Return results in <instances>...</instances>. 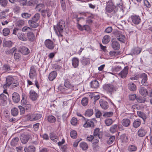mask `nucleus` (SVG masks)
<instances>
[{"mask_svg":"<svg viewBox=\"0 0 152 152\" xmlns=\"http://www.w3.org/2000/svg\"><path fill=\"white\" fill-rule=\"evenodd\" d=\"M107 4L105 8L106 11L108 12H111L113 11V15H119V13L118 12V8H119L120 12H124V10H123L122 4V3L118 4L117 6L115 7L112 0H109L107 2H106Z\"/></svg>","mask_w":152,"mask_h":152,"instance_id":"nucleus-1","label":"nucleus"},{"mask_svg":"<svg viewBox=\"0 0 152 152\" xmlns=\"http://www.w3.org/2000/svg\"><path fill=\"white\" fill-rule=\"evenodd\" d=\"M65 24L64 21L61 20L56 26H54V30L59 37H62L63 35L61 33L63 32V29L65 27Z\"/></svg>","mask_w":152,"mask_h":152,"instance_id":"nucleus-2","label":"nucleus"},{"mask_svg":"<svg viewBox=\"0 0 152 152\" xmlns=\"http://www.w3.org/2000/svg\"><path fill=\"white\" fill-rule=\"evenodd\" d=\"M103 88L107 93L111 95H112L118 89V88L116 86L110 83L104 85Z\"/></svg>","mask_w":152,"mask_h":152,"instance_id":"nucleus-3","label":"nucleus"},{"mask_svg":"<svg viewBox=\"0 0 152 152\" xmlns=\"http://www.w3.org/2000/svg\"><path fill=\"white\" fill-rule=\"evenodd\" d=\"M64 85L66 88L69 89V91H68V89L65 88L62 86L59 87V89L62 92H64L67 94H70L73 89V85L69 82L68 79H66L65 80Z\"/></svg>","mask_w":152,"mask_h":152,"instance_id":"nucleus-4","label":"nucleus"},{"mask_svg":"<svg viewBox=\"0 0 152 152\" xmlns=\"http://www.w3.org/2000/svg\"><path fill=\"white\" fill-rule=\"evenodd\" d=\"M42 115L38 113H31L27 115L26 118L28 121H38L41 118Z\"/></svg>","mask_w":152,"mask_h":152,"instance_id":"nucleus-5","label":"nucleus"},{"mask_svg":"<svg viewBox=\"0 0 152 152\" xmlns=\"http://www.w3.org/2000/svg\"><path fill=\"white\" fill-rule=\"evenodd\" d=\"M114 34L119 41L122 42H124L125 40V37L124 35L122 34L120 31H115L114 32Z\"/></svg>","mask_w":152,"mask_h":152,"instance_id":"nucleus-6","label":"nucleus"},{"mask_svg":"<svg viewBox=\"0 0 152 152\" xmlns=\"http://www.w3.org/2000/svg\"><path fill=\"white\" fill-rule=\"evenodd\" d=\"M130 18L132 23L135 25L139 24L141 22L140 17L135 14H134L131 15Z\"/></svg>","mask_w":152,"mask_h":152,"instance_id":"nucleus-7","label":"nucleus"},{"mask_svg":"<svg viewBox=\"0 0 152 152\" xmlns=\"http://www.w3.org/2000/svg\"><path fill=\"white\" fill-rule=\"evenodd\" d=\"M129 70V67L128 66H125L118 74V75L122 78H125L128 74Z\"/></svg>","mask_w":152,"mask_h":152,"instance_id":"nucleus-8","label":"nucleus"},{"mask_svg":"<svg viewBox=\"0 0 152 152\" xmlns=\"http://www.w3.org/2000/svg\"><path fill=\"white\" fill-rule=\"evenodd\" d=\"M147 131L145 127H141L139 129L137 132V135L140 137L145 136L147 134Z\"/></svg>","mask_w":152,"mask_h":152,"instance_id":"nucleus-9","label":"nucleus"},{"mask_svg":"<svg viewBox=\"0 0 152 152\" xmlns=\"http://www.w3.org/2000/svg\"><path fill=\"white\" fill-rule=\"evenodd\" d=\"M45 45L47 48L50 50H53L54 47L53 42L50 39L45 40Z\"/></svg>","mask_w":152,"mask_h":152,"instance_id":"nucleus-10","label":"nucleus"},{"mask_svg":"<svg viewBox=\"0 0 152 152\" xmlns=\"http://www.w3.org/2000/svg\"><path fill=\"white\" fill-rule=\"evenodd\" d=\"M140 77L142 79L141 83L144 86H147L148 83L147 75L145 73H142L140 75Z\"/></svg>","mask_w":152,"mask_h":152,"instance_id":"nucleus-11","label":"nucleus"},{"mask_svg":"<svg viewBox=\"0 0 152 152\" xmlns=\"http://www.w3.org/2000/svg\"><path fill=\"white\" fill-rule=\"evenodd\" d=\"M7 97L3 94L0 95V105L1 106L6 105L7 103Z\"/></svg>","mask_w":152,"mask_h":152,"instance_id":"nucleus-12","label":"nucleus"},{"mask_svg":"<svg viewBox=\"0 0 152 152\" xmlns=\"http://www.w3.org/2000/svg\"><path fill=\"white\" fill-rule=\"evenodd\" d=\"M36 75L35 66H31L30 68L29 75L30 78L33 79L36 76Z\"/></svg>","mask_w":152,"mask_h":152,"instance_id":"nucleus-13","label":"nucleus"},{"mask_svg":"<svg viewBox=\"0 0 152 152\" xmlns=\"http://www.w3.org/2000/svg\"><path fill=\"white\" fill-rule=\"evenodd\" d=\"M12 99L13 102L17 103L20 100V96L19 94L17 92H14L12 95Z\"/></svg>","mask_w":152,"mask_h":152,"instance_id":"nucleus-14","label":"nucleus"},{"mask_svg":"<svg viewBox=\"0 0 152 152\" xmlns=\"http://www.w3.org/2000/svg\"><path fill=\"white\" fill-rule=\"evenodd\" d=\"M99 103L101 107L103 109L106 110L109 107L108 102L103 99H101L99 100Z\"/></svg>","mask_w":152,"mask_h":152,"instance_id":"nucleus-15","label":"nucleus"},{"mask_svg":"<svg viewBox=\"0 0 152 152\" xmlns=\"http://www.w3.org/2000/svg\"><path fill=\"white\" fill-rule=\"evenodd\" d=\"M14 79L12 77L9 76L6 78L7 83L5 84L3 87L4 88H6L7 86H9L12 83Z\"/></svg>","mask_w":152,"mask_h":152,"instance_id":"nucleus-16","label":"nucleus"},{"mask_svg":"<svg viewBox=\"0 0 152 152\" xmlns=\"http://www.w3.org/2000/svg\"><path fill=\"white\" fill-rule=\"evenodd\" d=\"M19 51L25 55H27L30 53V50L29 49L24 46H22L20 47Z\"/></svg>","mask_w":152,"mask_h":152,"instance_id":"nucleus-17","label":"nucleus"},{"mask_svg":"<svg viewBox=\"0 0 152 152\" xmlns=\"http://www.w3.org/2000/svg\"><path fill=\"white\" fill-rule=\"evenodd\" d=\"M30 98L33 101L36 100L38 97L37 94L33 90H31L29 92Z\"/></svg>","mask_w":152,"mask_h":152,"instance_id":"nucleus-18","label":"nucleus"},{"mask_svg":"<svg viewBox=\"0 0 152 152\" xmlns=\"http://www.w3.org/2000/svg\"><path fill=\"white\" fill-rule=\"evenodd\" d=\"M111 42H112V47L114 50H118L120 49V46L119 43L118 42L116 41H113L112 40Z\"/></svg>","mask_w":152,"mask_h":152,"instance_id":"nucleus-19","label":"nucleus"},{"mask_svg":"<svg viewBox=\"0 0 152 152\" xmlns=\"http://www.w3.org/2000/svg\"><path fill=\"white\" fill-rule=\"evenodd\" d=\"M122 125L124 127H128L131 124V121L128 118H124L121 121Z\"/></svg>","mask_w":152,"mask_h":152,"instance_id":"nucleus-20","label":"nucleus"},{"mask_svg":"<svg viewBox=\"0 0 152 152\" xmlns=\"http://www.w3.org/2000/svg\"><path fill=\"white\" fill-rule=\"evenodd\" d=\"M141 123V121L140 119L137 118L135 120L133 123V127L134 128H137L140 126Z\"/></svg>","mask_w":152,"mask_h":152,"instance_id":"nucleus-21","label":"nucleus"},{"mask_svg":"<svg viewBox=\"0 0 152 152\" xmlns=\"http://www.w3.org/2000/svg\"><path fill=\"white\" fill-rule=\"evenodd\" d=\"M94 125V123L91 120H87L86 121L83 126L85 127H93Z\"/></svg>","mask_w":152,"mask_h":152,"instance_id":"nucleus-22","label":"nucleus"},{"mask_svg":"<svg viewBox=\"0 0 152 152\" xmlns=\"http://www.w3.org/2000/svg\"><path fill=\"white\" fill-rule=\"evenodd\" d=\"M28 23L29 26L31 28H36L39 26L38 23H37V22L31 19L28 21Z\"/></svg>","mask_w":152,"mask_h":152,"instance_id":"nucleus-23","label":"nucleus"},{"mask_svg":"<svg viewBox=\"0 0 152 152\" xmlns=\"http://www.w3.org/2000/svg\"><path fill=\"white\" fill-rule=\"evenodd\" d=\"M137 113L138 116L143 120L144 122L145 121L147 118V116L146 114L141 111H137Z\"/></svg>","mask_w":152,"mask_h":152,"instance_id":"nucleus-24","label":"nucleus"},{"mask_svg":"<svg viewBox=\"0 0 152 152\" xmlns=\"http://www.w3.org/2000/svg\"><path fill=\"white\" fill-rule=\"evenodd\" d=\"M80 62L83 66H86L90 64V61L89 58L83 57L80 60Z\"/></svg>","mask_w":152,"mask_h":152,"instance_id":"nucleus-25","label":"nucleus"},{"mask_svg":"<svg viewBox=\"0 0 152 152\" xmlns=\"http://www.w3.org/2000/svg\"><path fill=\"white\" fill-rule=\"evenodd\" d=\"M57 73L56 71H52L48 76V79L50 81H53L56 77Z\"/></svg>","mask_w":152,"mask_h":152,"instance_id":"nucleus-26","label":"nucleus"},{"mask_svg":"<svg viewBox=\"0 0 152 152\" xmlns=\"http://www.w3.org/2000/svg\"><path fill=\"white\" fill-rule=\"evenodd\" d=\"M79 60L78 58L74 57L72 59V66L75 68H77L79 65Z\"/></svg>","mask_w":152,"mask_h":152,"instance_id":"nucleus-27","label":"nucleus"},{"mask_svg":"<svg viewBox=\"0 0 152 152\" xmlns=\"http://www.w3.org/2000/svg\"><path fill=\"white\" fill-rule=\"evenodd\" d=\"M139 92L141 95L144 96H146L148 94L147 89L144 87H141L139 90Z\"/></svg>","mask_w":152,"mask_h":152,"instance_id":"nucleus-28","label":"nucleus"},{"mask_svg":"<svg viewBox=\"0 0 152 152\" xmlns=\"http://www.w3.org/2000/svg\"><path fill=\"white\" fill-rule=\"evenodd\" d=\"M90 85L91 88H98L99 86L98 81L96 80L91 81Z\"/></svg>","mask_w":152,"mask_h":152,"instance_id":"nucleus-29","label":"nucleus"},{"mask_svg":"<svg viewBox=\"0 0 152 152\" xmlns=\"http://www.w3.org/2000/svg\"><path fill=\"white\" fill-rule=\"evenodd\" d=\"M27 102L26 95L25 93H23L22 94V99L21 101V104L22 105H24L27 104Z\"/></svg>","mask_w":152,"mask_h":152,"instance_id":"nucleus-30","label":"nucleus"},{"mask_svg":"<svg viewBox=\"0 0 152 152\" xmlns=\"http://www.w3.org/2000/svg\"><path fill=\"white\" fill-rule=\"evenodd\" d=\"M27 38L29 41H33L35 39V36L33 33L31 31L28 32L27 34Z\"/></svg>","mask_w":152,"mask_h":152,"instance_id":"nucleus-31","label":"nucleus"},{"mask_svg":"<svg viewBox=\"0 0 152 152\" xmlns=\"http://www.w3.org/2000/svg\"><path fill=\"white\" fill-rule=\"evenodd\" d=\"M24 150L25 152H34L35 148L34 146L31 145L25 148Z\"/></svg>","mask_w":152,"mask_h":152,"instance_id":"nucleus-32","label":"nucleus"},{"mask_svg":"<svg viewBox=\"0 0 152 152\" xmlns=\"http://www.w3.org/2000/svg\"><path fill=\"white\" fill-rule=\"evenodd\" d=\"M129 89L132 91H134L136 90V85L134 83H130L128 85Z\"/></svg>","mask_w":152,"mask_h":152,"instance_id":"nucleus-33","label":"nucleus"},{"mask_svg":"<svg viewBox=\"0 0 152 152\" xmlns=\"http://www.w3.org/2000/svg\"><path fill=\"white\" fill-rule=\"evenodd\" d=\"M80 146L83 151L86 150L88 149V144L84 142H82L80 143Z\"/></svg>","mask_w":152,"mask_h":152,"instance_id":"nucleus-34","label":"nucleus"},{"mask_svg":"<svg viewBox=\"0 0 152 152\" xmlns=\"http://www.w3.org/2000/svg\"><path fill=\"white\" fill-rule=\"evenodd\" d=\"M50 139L53 142H57L58 137L56 134L53 132L50 133Z\"/></svg>","mask_w":152,"mask_h":152,"instance_id":"nucleus-35","label":"nucleus"},{"mask_svg":"<svg viewBox=\"0 0 152 152\" xmlns=\"http://www.w3.org/2000/svg\"><path fill=\"white\" fill-rule=\"evenodd\" d=\"M18 38L22 41H25L27 40L25 34L23 33H19L18 34Z\"/></svg>","mask_w":152,"mask_h":152,"instance_id":"nucleus-36","label":"nucleus"},{"mask_svg":"<svg viewBox=\"0 0 152 152\" xmlns=\"http://www.w3.org/2000/svg\"><path fill=\"white\" fill-rule=\"evenodd\" d=\"M110 39V36L108 35H105L103 38L102 39V43L104 44H107L109 41Z\"/></svg>","mask_w":152,"mask_h":152,"instance_id":"nucleus-37","label":"nucleus"},{"mask_svg":"<svg viewBox=\"0 0 152 152\" xmlns=\"http://www.w3.org/2000/svg\"><path fill=\"white\" fill-rule=\"evenodd\" d=\"M11 114L14 116H17L18 114V109L15 107L12 108L11 110Z\"/></svg>","mask_w":152,"mask_h":152,"instance_id":"nucleus-38","label":"nucleus"},{"mask_svg":"<svg viewBox=\"0 0 152 152\" xmlns=\"http://www.w3.org/2000/svg\"><path fill=\"white\" fill-rule=\"evenodd\" d=\"M93 114V111L92 109H88L85 112V115L86 116L90 117Z\"/></svg>","mask_w":152,"mask_h":152,"instance_id":"nucleus-39","label":"nucleus"},{"mask_svg":"<svg viewBox=\"0 0 152 152\" xmlns=\"http://www.w3.org/2000/svg\"><path fill=\"white\" fill-rule=\"evenodd\" d=\"M117 126L116 124H114L112 126L110 129V131L111 132L114 133L117 131Z\"/></svg>","mask_w":152,"mask_h":152,"instance_id":"nucleus-40","label":"nucleus"},{"mask_svg":"<svg viewBox=\"0 0 152 152\" xmlns=\"http://www.w3.org/2000/svg\"><path fill=\"white\" fill-rule=\"evenodd\" d=\"M137 147L136 146L133 145H129L128 148V150L130 152H132L136 151Z\"/></svg>","mask_w":152,"mask_h":152,"instance_id":"nucleus-41","label":"nucleus"},{"mask_svg":"<svg viewBox=\"0 0 152 152\" xmlns=\"http://www.w3.org/2000/svg\"><path fill=\"white\" fill-rule=\"evenodd\" d=\"M48 121L50 123H53L56 121L55 117L52 115L49 116L47 118Z\"/></svg>","mask_w":152,"mask_h":152,"instance_id":"nucleus-42","label":"nucleus"},{"mask_svg":"<svg viewBox=\"0 0 152 152\" xmlns=\"http://www.w3.org/2000/svg\"><path fill=\"white\" fill-rule=\"evenodd\" d=\"M120 54V52L118 51H110L109 53L110 56L113 57H115Z\"/></svg>","mask_w":152,"mask_h":152,"instance_id":"nucleus-43","label":"nucleus"},{"mask_svg":"<svg viewBox=\"0 0 152 152\" xmlns=\"http://www.w3.org/2000/svg\"><path fill=\"white\" fill-rule=\"evenodd\" d=\"M20 140L22 143L25 144L28 141V138L26 135H24L20 137Z\"/></svg>","mask_w":152,"mask_h":152,"instance_id":"nucleus-44","label":"nucleus"},{"mask_svg":"<svg viewBox=\"0 0 152 152\" xmlns=\"http://www.w3.org/2000/svg\"><path fill=\"white\" fill-rule=\"evenodd\" d=\"M62 8L64 12H65L66 10V0H59Z\"/></svg>","mask_w":152,"mask_h":152,"instance_id":"nucleus-45","label":"nucleus"},{"mask_svg":"<svg viewBox=\"0 0 152 152\" xmlns=\"http://www.w3.org/2000/svg\"><path fill=\"white\" fill-rule=\"evenodd\" d=\"M142 49L138 47H136L133 49V52L134 54L138 55L141 51Z\"/></svg>","mask_w":152,"mask_h":152,"instance_id":"nucleus-46","label":"nucleus"},{"mask_svg":"<svg viewBox=\"0 0 152 152\" xmlns=\"http://www.w3.org/2000/svg\"><path fill=\"white\" fill-rule=\"evenodd\" d=\"M99 130L100 129L99 128H96L94 130L93 136L95 137H97L98 138H100Z\"/></svg>","mask_w":152,"mask_h":152,"instance_id":"nucleus-47","label":"nucleus"},{"mask_svg":"<svg viewBox=\"0 0 152 152\" xmlns=\"http://www.w3.org/2000/svg\"><path fill=\"white\" fill-rule=\"evenodd\" d=\"M37 0H30L27 3V5L28 6H34L36 4L38 3Z\"/></svg>","mask_w":152,"mask_h":152,"instance_id":"nucleus-48","label":"nucleus"},{"mask_svg":"<svg viewBox=\"0 0 152 152\" xmlns=\"http://www.w3.org/2000/svg\"><path fill=\"white\" fill-rule=\"evenodd\" d=\"M12 42L10 41H6L3 43L4 47H11L12 45Z\"/></svg>","mask_w":152,"mask_h":152,"instance_id":"nucleus-49","label":"nucleus"},{"mask_svg":"<svg viewBox=\"0 0 152 152\" xmlns=\"http://www.w3.org/2000/svg\"><path fill=\"white\" fill-rule=\"evenodd\" d=\"M18 140L19 139L18 137L13 138L11 141V145L13 146H15L17 144V142Z\"/></svg>","mask_w":152,"mask_h":152,"instance_id":"nucleus-50","label":"nucleus"},{"mask_svg":"<svg viewBox=\"0 0 152 152\" xmlns=\"http://www.w3.org/2000/svg\"><path fill=\"white\" fill-rule=\"evenodd\" d=\"M40 18V14L38 13L35 14L32 18L31 20L36 22H38Z\"/></svg>","mask_w":152,"mask_h":152,"instance_id":"nucleus-51","label":"nucleus"},{"mask_svg":"<svg viewBox=\"0 0 152 152\" xmlns=\"http://www.w3.org/2000/svg\"><path fill=\"white\" fill-rule=\"evenodd\" d=\"M71 137L73 139H75L77 136V132L75 130H73L71 131L70 133Z\"/></svg>","mask_w":152,"mask_h":152,"instance_id":"nucleus-52","label":"nucleus"},{"mask_svg":"<svg viewBox=\"0 0 152 152\" xmlns=\"http://www.w3.org/2000/svg\"><path fill=\"white\" fill-rule=\"evenodd\" d=\"M20 54L18 53H15L14 54V58L16 61H18L21 59Z\"/></svg>","mask_w":152,"mask_h":152,"instance_id":"nucleus-53","label":"nucleus"},{"mask_svg":"<svg viewBox=\"0 0 152 152\" xmlns=\"http://www.w3.org/2000/svg\"><path fill=\"white\" fill-rule=\"evenodd\" d=\"M13 9L14 12L15 13L17 14L20 12V8L18 5H15L14 6Z\"/></svg>","mask_w":152,"mask_h":152,"instance_id":"nucleus-54","label":"nucleus"},{"mask_svg":"<svg viewBox=\"0 0 152 152\" xmlns=\"http://www.w3.org/2000/svg\"><path fill=\"white\" fill-rule=\"evenodd\" d=\"M88 99L86 97L83 98L81 100V104L84 106H86L88 104Z\"/></svg>","mask_w":152,"mask_h":152,"instance_id":"nucleus-55","label":"nucleus"},{"mask_svg":"<svg viewBox=\"0 0 152 152\" xmlns=\"http://www.w3.org/2000/svg\"><path fill=\"white\" fill-rule=\"evenodd\" d=\"M8 2L7 0H0V5L2 7H6Z\"/></svg>","mask_w":152,"mask_h":152,"instance_id":"nucleus-56","label":"nucleus"},{"mask_svg":"<svg viewBox=\"0 0 152 152\" xmlns=\"http://www.w3.org/2000/svg\"><path fill=\"white\" fill-rule=\"evenodd\" d=\"M2 69L5 71H10L11 70V68L9 65L5 64L3 66Z\"/></svg>","mask_w":152,"mask_h":152,"instance_id":"nucleus-57","label":"nucleus"},{"mask_svg":"<svg viewBox=\"0 0 152 152\" xmlns=\"http://www.w3.org/2000/svg\"><path fill=\"white\" fill-rule=\"evenodd\" d=\"M16 48H13L10 50H7L5 51V53L7 55L12 54L16 50Z\"/></svg>","mask_w":152,"mask_h":152,"instance_id":"nucleus-58","label":"nucleus"},{"mask_svg":"<svg viewBox=\"0 0 152 152\" xmlns=\"http://www.w3.org/2000/svg\"><path fill=\"white\" fill-rule=\"evenodd\" d=\"M25 23V21L22 20H20L18 21L16 23L17 25L19 27L23 26Z\"/></svg>","mask_w":152,"mask_h":152,"instance_id":"nucleus-59","label":"nucleus"},{"mask_svg":"<svg viewBox=\"0 0 152 152\" xmlns=\"http://www.w3.org/2000/svg\"><path fill=\"white\" fill-rule=\"evenodd\" d=\"M10 32V29L8 28H5L3 30V33L4 36H6L8 35Z\"/></svg>","mask_w":152,"mask_h":152,"instance_id":"nucleus-60","label":"nucleus"},{"mask_svg":"<svg viewBox=\"0 0 152 152\" xmlns=\"http://www.w3.org/2000/svg\"><path fill=\"white\" fill-rule=\"evenodd\" d=\"M105 123L107 126H110L113 123V120L111 119H107L105 120Z\"/></svg>","mask_w":152,"mask_h":152,"instance_id":"nucleus-61","label":"nucleus"},{"mask_svg":"<svg viewBox=\"0 0 152 152\" xmlns=\"http://www.w3.org/2000/svg\"><path fill=\"white\" fill-rule=\"evenodd\" d=\"M115 139V137L114 136H112L110 137L109 140L107 142V144L110 145L112 144L114 142Z\"/></svg>","mask_w":152,"mask_h":152,"instance_id":"nucleus-62","label":"nucleus"},{"mask_svg":"<svg viewBox=\"0 0 152 152\" xmlns=\"http://www.w3.org/2000/svg\"><path fill=\"white\" fill-rule=\"evenodd\" d=\"M136 100L138 102L140 103H144L145 102V99L144 97L140 96L136 98Z\"/></svg>","mask_w":152,"mask_h":152,"instance_id":"nucleus-63","label":"nucleus"},{"mask_svg":"<svg viewBox=\"0 0 152 152\" xmlns=\"http://www.w3.org/2000/svg\"><path fill=\"white\" fill-rule=\"evenodd\" d=\"M55 0H48V5L51 7H54L56 5Z\"/></svg>","mask_w":152,"mask_h":152,"instance_id":"nucleus-64","label":"nucleus"}]
</instances>
